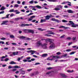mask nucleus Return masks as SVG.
Instances as JSON below:
<instances>
[{
  "label": "nucleus",
  "mask_w": 78,
  "mask_h": 78,
  "mask_svg": "<svg viewBox=\"0 0 78 78\" xmlns=\"http://www.w3.org/2000/svg\"><path fill=\"white\" fill-rule=\"evenodd\" d=\"M45 40V42L47 43L48 42H49L50 44V46L49 48L50 50L51 49H53V48H55V43L53 42V40H50V39H42L41 41H44Z\"/></svg>",
  "instance_id": "1"
},
{
  "label": "nucleus",
  "mask_w": 78,
  "mask_h": 78,
  "mask_svg": "<svg viewBox=\"0 0 78 78\" xmlns=\"http://www.w3.org/2000/svg\"><path fill=\"white\" fill-rule=\"evenodd\" d=\"M69 23H70V24L69 23H67V25H71V27L73 28H76L77 27H78V24H75L73 22L71 21H69Z\"/></svg>",
  "instance_id": "2"
},
{
  "label": "nucleus",
  "mask_w": 78,
  "mask_h": 78,
  "mask_svg": "<svg viewBox=\"0 0 78 78\" xmlns=\"http://www.w3.org/2000/svg\"><path fill=\"white\" fill-rule=\"evenodd\" d=\"M59 58L58 56H53L52 55L48 58L47 60H48V61H52V60L54 59V58Z\"/></svg>",
  "instance_id": "3"
},
{
  "label": "nucleus",
  "mask_w": 78,
  "mask_h": 78,
  "mask_svg": "<svg viewBox=\"0 0 78 78\" xmlns=\"http://www.w3.org/2000/svg\"><path fill=\"white\" fill-rule=\"evenodd\" d=\"M51 17V16H50L49 15L46 16L45 17V18H46V19L44 20L41 19V23H42L43 22H46V20H49V19H50V18Z\"/></svg>",
  "instance_id": "4"
},
{
  "label": "nucleus",
  "mask_w": 78,
  "mask_h": 78,
  "mask_svg": "<svg viewBox=\"0 0 78 78\" xmlns=\"http://www.w3.org/2000/svg\"><path fill=\"white\" fill-rule=\"evenodd\" d=\"M56 7L55 9H53V10L55 11H59L60 10V8L61 9H62V6L61 5H58L56 6Z\"/></svg>",
  "instance_id": "5"
},
{
  "label": "nucleus",
  "mask_w": 78,
  "mask_h": 78,
  "mask_svg": "<svg viewBox=\"0 0 78 78\" xmlns=\"http://www.w3.org/2000/svg\"><path fill=\"white\" fill-rule=\"evenodd\" d=\"M9 12H16V14H20V12H19V10H14V9H12L9 11Z\"/></svg>",
  "instance_id": "6"
},
{
  "label": "nucleus",
  "mask_w": 78,
  "mask_h": 78,
  "mask_svg": "<svg viewBox=\"0 0 78 78\" xmlns=\"http://www.w3.org/2000/svg\"><path fill=\"white\" fill-rule=\"evenodd\" d=\"M47 44L46 43H44L43 44H42L41 46V47L43 49H44V50H45L46 49H47Z\"/></svg>",
  "instance_id": "7"
},
{
  "label": "nucleus",
  "mask_w": 78,
  "mask_h": 78,
  "mask_svg": "<svg viewBox=\"0 0 78 78\" xmlns=\"http://www.w3.org/2000/svg\"><path fill=\"white\" fill-rule=\"evenodd\" d=\"M42 44L41 43V41H38L35 43V45H36V46L37 47H39L40 46H41Z\"/></svg>",
  "instance_id": "8"
},
{
  "label": "nucleus",
  "mask_w": 78,
  "mask_h": 78,
  "mask_svg": "<svg viewBox=\"0 0 78 78\" xmlns=\"http://www.w3.org/2000/svg\"><path fill=\"white\" fill-rule=\"evenodd\" d=\"M27 52H28V53H29V52H30L31 53L30 55H34V53H36V51L33 50L27 51Z\"/></svg>",
  "instance_id": "9"
},
{
  "label": "nucleus",
  "mask_w": 78,
  "mask_h": 78,
  "mask_svg": "<svg viewBox=\"0 0 78 78\" xmlns=\"http://www.w3.org/2000/svg\"><path fill=\"white\" fill-rule=\"evenodd\" d=\"M51 20H52V21H55L56 22H57V23H59L60 22H61V21L59 20H56L55 19L52 18L51 19Z\"/></svg>",
  "instance_id": "10"
},
{
  "label": "nucleus",
  "mask_w": 78,
  "mask_h": 78,
  "mask_svg": "<svg viewBox=\"0 0 78 78\" xmlns=\"http://www.w3.org/2000/svg\"><path fill=\"white\" fill-rule=\"evenodd\" d=\"M8 22V20L3 21L2 23L1 24V25H7V23Z\"/></svg>",
  "instance_id": "11"
},
{
  "label": "nucleus",
  "mask_w": 78,
  "mask_h": 78,
  "mask_svg": "<svg viewBox=\"0 0 78 78\" xmlns=\"http://www.w3.org/2000/svg\"><path fill=\"white\" fill-rule=\"evenodd\" d=\"M36 17L35 16H33L30 17V18H29L28 21H31L33 18H34Z\"/></svg>",
  "instance_id": "12"
},
{
  "label": "nucleus",
  "mask_w": 78,
  "mask_h": 78,
  "mask_svg": "<svg viewBox=\"0 0 78 78\" xmlns=\"http://www.w3.org/2000/svg\"><path fill=\"white\" fill-rule=\"evenodd\" d=\"M18 37L19 38V39H25V38H26V37L23 36Z\"/></svg>",
  "instance_id": "13"
},
{
  "label": "nucleus",
  "mask_w": 78,
  "mask_h": 78,
  "mask_svg": "<svg viewBox=\"0 0 78 78\" xmlns=\"http://www.w3.org/2000/svg\"><path fill=\"white\" fill-rule=\"evenodd\" d=\"M48 56V54H44L42 55H41V56L43 58H45V57H47Z\"/></svg>",
  "instance_id": "14"
},
{
  "label": "nucleus",
  "mask_w": 78,
  "mask_h": 78,
  "mask_svg": "<svg viewBox=\"0 0 78 78\" xmlns=\"http://www.w3.org/2000/svg\"><path fill=\"white\" fill-rule=\"evenodd\" d=\"M67 11L68 12V13H74V12H75L72 10H67Z\"/></svg>",
  "instance_id": "15"
},
{
  "label": "nucleus",
  "mask_w": 78,
  "mask_h": 78,
  "mask_svg": "<svg viewBox=\"0 0 78 78\" xmlns=\"http://www.w3.org/2000/svg\"><path fill=\"white\" fill-rule=\"evenodd\" d=\"M23 32L25 33H29V30L24 29L23 30Z\"/></svg>",
  "instance_id": "16"
},
{
  "label": "nucleus",
  "mask_w": 78,
  "mask_h": 78,
  "mask_svg": "<svg viewBox=\"0 0 78 78\" xmlns=\"http://www.w3.org/2000/svg\"><path fill=\"white\" fill-rule=\"evenodd\" d=\"M60 75L63 78H67V76L66 75L64 74L61 73Z\"/></svg>",
  "instance_id": "17"
},
{
  "label": "nucleus",
  "mask_w": 78,
  "mask_h": 78,
  "mask_svg": "<svg viewBox=\"0 0 78 78\" xmlns=\"http://www.w3.org/2000/svg\"><path fill=\"white\" fill-rule=\"evenodd\" d=\"M48 1L50 2H57L56 0H48Z\"/></svg>",
  "instance_id": "18"
},
{
  "label": "nucleus",
  "mask_w": 78,
  "mask_h": 78,
  "mask_svg": "<svg viewBox=\"0 0 78 78\" xmlns=\"http://www.w3.org/2000/svg\"><path fill=\"white\" fill-rule=\"evenodd\" d=\"M20 19H23V18L21 17H18L17 18H16L15 19V20H20Z\"/></svg>",
  "instance_id": "19"
},
{
  "label": "nucleus",
  "mask_w": 78,
  "mask_h": 78,
  "mask_svg": "<svg viewBox=\"0 0 78 78\" xmlns=\"http://www.w3.org/2000/svg\"><path fill=\"white\" fill-rule=\"evenodd\" d=\"M20 72H21L20 74H22V75H24L25 73V71H23L22 70H20Z\"/></svg>",
  "instance_id": "20"
},
{
  "label": "nucleus",
  "mask_w": 78,
  "mask_h": 78,
  "mask_svg": "<svg viewBox=\"0 0 78 78\" xmlns=\"http://www.w3.org/2000/svg\"><path fill=\"white\" fill-rule=\"evenodd\" d=\"M25 26H27V24H22L21 25L20 27H25Z\"/></svg>",
  "instance_id": "21"
},
{
  "label": "nucleus",
  "mask_w": 78,
  "mask_h": 78,
  "mask_svg": "<svg viewBox=\"0 0 78 78\" xmlns=\"http://www.w3.org/2000/svg\"><path fill=\"white\" fill-rule=\"evenodd\" d=\"M18 53L19 52H12V55H14V56H15V55H17Z\"/></svg>",
  "instance_id": "22"
},
{
  "label": "nucleus",
  "mask_w": 78,
  "mask_h": 78,
  "mask_svg": "<svg viewBox=\"0 0 78 78\" xmlns=\"http://www.w3.org/2000/svg\"><path fill=\"white\" fill-rule=\"evenodd\" d=\"M59 28H65V29H67V28L68 29H70V27H65L64 26H60L59 27Z\"/></svg>",
  "instance_id": "23"
},
{
  "label": "nucleus",
  "mask_w": 78,
  "mask_h": 78,
  "mask_svg": "<svg viewBox=\"0 0 78 78\" xmlns=\"http://www.w3.org/2000/svg\"><path fill=\"white\" fill-rule=\"evenodd\" d=\"M29 33H31L32 34H34V32L33 30H29Z\"/></svg>",
  "instance_id": "24"
},
{
  "label": "nucleus",
  "mask_w": 78,
  "mask_h": 78,
  "mask_svg": "<svg viewBox=\"0 0 78 78\" xmlns=\"http://www.w3.org/2000/svg\"><path fill=\"white\" fill-rule=\"evenodd\" d=\"M18 50H20V51H23V50H25V48H18Z\"/></svg>",
  "instance_id": "25"
},
{
  "label": "nucleus",
  "mask_w": 78,
  "mask_h": 78,
  "mask_svg": "<svg viewBox=\"0 0 78 78\" xmlns=\"http://www.w3.org/2000/svg\"><path fill=\"white\" fill-rule=\"evenodd\" d=\"M5 9H6V8H5L4 6L2 7L0 10L1 11H3V10H5Z\"/></svg>",
  "instance_id": "26"
},
{
  "label": "nucleus",
  "mask_w": 78,
  "mask_h": 78,
  "mask_svg": "<svg viewBox=\"0 0 78 78\" xmlns=\"http://www.w3.org/2000/svg\"><path fill=\"white\" fill-rule=\"evenodd\" d=\"M16 64V63L14 61L11 62L10 63V64Z\"/></svg>",
  "instance_id": "27"
},
{
  "label": "nucleus",
  "mask_w": 78,
  "mask_h": 78,
  "mask_svg": "<svg viewBox=\"0 0 78 78\" xmlns=\"http://www.w3.org/2000/svg\"><path fill=\"white\" fill-rule=\"evenodd\" d=\"M66 3H70V4H71V2H69V1H68V2H63V3H61V4H62V5H63L64 4H66Z\"/></svg>",
  "instance_id": "28"
},
{
  "label": "nucleus",
  "mask_w": 78,
  "mask_h": 78,
  "mask_svg": "<svg viewBox=\"0 0 78 78\" xmlns=\"http://www.w3.org/2000/svg\"><path fill=\"white\" fill-rule=\"evenodd\" d=\"M35 7H36V8H38V9H41V8H42L41 6L38 5L36 6Z\"/></svg>",
  "instance_id": "29"
},
{
  "label": "nucleus",
  "mask_w": 78,
  "mask_h": 78,
  "mask_svg": "<svg viewBox=\"0 0 78 78\" xmlns=\"http://www.w3.org/2000/svg\"><path fill=\"white\" fill-rule=\"evenodd\" d=\"M21 67L20 66H14V68L15 69H19Z\"/></svg>",
  "instance_id": "30"
},
{
  "label": "nucleus",
  "mask_w": 78,
  "mask_h": 78,
  "mask_svg": "<svg viewBox=\"0 0 78 78\" xmlns=\"http://www.w3.org/2000/svg\"><path fill=\"white\" fill-rule=\"evenodd\" d=\"M62 22H64V23H67V22H68L67 21L64 20H62Z\"/></svg>",
  "instance_id": "31"
},
{
  "label": "nucleus",
  "mask_w": 78,
  "mask_h": 78,
  "mask_svg": "<svg viewBox=\"0 0 78 78\" xmlns=\"http://www.w3.org/2000/svg\"><path fill=\"white\" fill-rule=\"evenodd\" d=\"M63 17H66V18H69V16L67 15H63Z\"/></svg>",
  "instance_id": "32"
},
{
  "label": "nucleus",
  "mask_w": 78,
  "mask_h": 78,
  "mask_svg": "<svg viewBox=\"0 0 78 78\" xmlns=\"http://www.w3.org/2000/svg\"><path fill=\"white\" fill-rule=\"evenodd\" d=\"M48 34H53V35H55V34L54 32H53L48 33Z\"/></svg>",
  "instance_id": "33"
},
{
  "label": "nucleus",
  "mask_w": 78,
  "mask_h": 78,
  "mask_svg": "<svg viewBox=\"0 0 78 78\" xmlns=\"http://www.w3.org/2000/svg\"><path fill=\"white\" fill-rule=\"evenodd\" d=\"M19 5L18 4H15L14 7H16V8H18Z\"/></svg>",
  "instance_id": "34"
},
{
  "label": "nucleus",
  "mask_w": 78,
  "mask_h": 78,
  "mask_svg": "<svg viewBox=\"0 0 78 78\" xmlns=\"http://www.w3.org/2000/svg\"><path fill=\"white\" fill-rule=\"evenodd\" d=\"M34 73L35 74V75H37V74H39V72L38 71L34 72Z\"/></svg>",
  "instance_id": "35"
},
{
  "label": "nucleus",
  "mask_w": 78,
  "mask_h": 78,
  "mask_svg": "<svg viewBox=\"0 0 78 78\" xmlns=\"http://www.w3.org/2000/svg\"><path fill=\"white\" fill-rule=\"evenodd\" d=\"M72 50L70 49H67L66 50V51H67V52H69V51H71Z\"/></svg>",
  "instance_id": "36"
},
{
  "label": "nucleus",
  "mask_w": 78,
  "mask_h": 78,
  "mask_svg": "<svg viewBox=\"0 0 78 78\" xmlns=\"http://www.w3.org/2000/svg\"><path fill=\"white\" fill-rule=\"evenodd\" d=\"M73 71V70H72V71H70L69 70H67V72H68V73H71V72H72Z\"/></svg>",
  "instance_id": "37"
},
{
  "label": "nucleus",
  "mask_w": 78,
  "mask_h": 78,
  "mask_svg": "<svg viewBox=\"0 0 78 78\" xmlns=\"http://www.w3.org/2000/svg\"><path fill=\"white\" fill-rule=\"evenodd\" d=\"M10 38H14V36L13 35H10Z\"/></svg>",
  "instance_id": "38"
},
{
  "label": "nucleus",
  "mask_w": 78,
  "mask_h": 78,
  "mask_svg": "<svg viewBox=\"0 0 78 78\" xmlns=\"http://www.w3.org/2000/svg\"><path fill=\"white\" fill-rule=\"evenodd\" d=\"M75 51L72 52H71L70 53V55H73V54H75Z\"/></svg>",
  "instance_id": "39"
},
{
  "label": "nucleus",
  "mask_w": 78,
  "mask_h": 78,
  "mask_svg": "<svg viewBox=\"0 0 78 78\" xmlns=\"http://www.w3.org/2000/svg\"><path fill=\"white\" fill-rule=\"evenodd\" d=\"M34 2V0H32L31 1L29 2V3H30V4H32Z\"/></svg>",
  "instance_id": "40"
},
{
  "label": "nucleus",
  "mask_w": 78,
  "mask_h": 78,
  "mask_svg": "<svg viewBox=\"0 0 78 78\" xmlns=\"http://www.w3.org/2000/svg\"><path fill=\"white\" fill-rule=\"evenodd\" d=\"M53 69V68L49 67L47 68V69L48 70H50L51 69Z\"/></svg>",
  "instance_id": "41"
},
{
  "label": "nucleus",
  "mask_w": 78,
  "mask_h": 78,
  "mask_svg": "<svg viewBox=\"0 0 78 78\" xmlns=\"http://www.w3.org/2000/svg\"><path fill=\"white\" fill-rule=\"evenodd\" d=\"M34 75H35V74H34V72L31 74L30 76H34Z\"/></svg>",
  "instance_id": "42"
},
{
  "label": "nucleus",
  "mask_w": 78,
  "mask_h": 78,
  "mask_svg": "<svg viewBox=\"0 0 78 78\" xmlns=\"http://www.w3.org/2000/svg\"><path fill=\"white\" fill-rule=\"evenodd\" d=\"M1 40H3V41H5L6 40V38L5 37H3L1 38Z\"/></svg>",
  "instance_id": "43"
},
{
  "label": "nucleus",
  "mask_w": 78,
  "mask_h": 78,
  "mask_svg": "<svg viewBox=\"0 0 78 78\" xmlns=\"http://www.w3.org/2000/svg\"><path fill=\"white\" fill-rule=\"evenodd\" d=\"M65 36V35H63L60 37V38H61V39H62V38H64Z\"/></svg>",
  "instance_id": "44"
},
{
  "label": "nucleus",
  "mask_w": 78,
  "mask_h": 78,
  "mask_svg": "<svg viewBox=\"0 0 78 78\" xmlns=\"http://www.w3.org/2000/svg\"><path fill=\"white\" fill-rule=\"evenodd\" d=\"M21 59V58H18V59H16V61H20Z\"/></svg>",
  "instance_id": "45"
},
{
  "label": "nucleus",
  "mask_w": 78,
  "mask_h": 78,
  "mask_svg": "<svg viewBox=\"0 0 78 78\" xmlns=\"http://www.w3.org/2000/svg\"><path fill=\"white\" fill-rule=\"evenodd\" d=\"M9 15H10V14H7L6 16V17H5V18H9Z\"/></svg>",
  "instance_id": "46"
},
{
  "label": "nucleus",
  "mask_w": 78,
  "mask_h": 78,
  "mask_svg": "<svg viewBox=\"0 0 78 78\" xmlns=\"http://www.w3.org/2000/svg\"><path fill=\"white\" fill-rule=\"evenodd\" d=\"M76 37H73V41H75V40H76Z\"/></svg>",
  "instance_id": "47"
},
{
  "label": "nucleus",
  "mask_w": 78,
  "mask_h": 78,
  "mask_svg": "<svg viewBox=\"0 0 78 78\" xmlns=\"http://www.w3.org/2000/svg\"><path fill=\"white\" fill-rule=\"evenodd\" d=\"M9 60V58H7L5 59L4 61L6 62V61H8Z\"/></svg>",
  "instance_id": "48"
},
{
  "label": "nucleus",
  "mask_w": 78,
  "mask_h": 78,
  "mask_svg": "<svg viewBox=\"0 0 78 78\" xmlns=\"http://www.w3.org/2000/svg\"><path fill=\"white\" fill-rule=\"evenodd\" d=\"M67 39V40H70V39H72V38L71 37H68L66 38Z\"/></svg>",
  "instance_id": "49"
},
{
  "label": "nucleus",
  "mask_w": 78,
  "mask_h": 78,
  "mask_svg": "<svg viewBox=\"0 0 78 78\" xmlns=\"http://www.w3.org/2000/svg\"><path fill=\"white\" fill-rule=\"evenodd\" d=\"M26 59L27 60H30V59H31V57H27V58Z\"/></svg>",
  "instance_id": "50"
},
{
  "label": "nucleus",
  "mask_w": 78,
  "mask_h": 78,
  "mask_svg": "<svg viewBox=\"0 0 78 78\" xmlns=\"http://www.w3.org/2000/svg\"><path fill=\"white\" fill-rule=\"evenodd\" d=\"M33 13L31 12L30 14H29L27 15L28 16H31V15H33Z\"/></svg>",
  "instance_id": "51"
},
{
  "label": "nucleus",
  "mask_w": 78,
  "mask_h": 78,
  "mask_svg": "<svg viewBox=\"0 0 78 78\" xmlns=\"http://www.w3.org/2000/svg\"><path fill=\"white\" fill-rule=\"evenodd\" d=\"M39 64H40V63H36L34 64V66H37V65H39Z\"/></svg>",
  "instance_id": "52"
},
{
  "label": "nucleus",
  "mask_w": 78,
  "mask_h": 78,
  "mask_svg": "<svg viewBox=\"0 0 78 78\" xmlns=\"http://www.w3.org/2000/svg\"><path fill=\"white\" fill-rule=\"evenodd\" d=\"M23 61L24 62H27V59H24L23 60Z\"/></svg>",
  "instance_id": "53"
},
{
  "label": "nucleus",
  "mask_w": 78,
  "mask_h": 78,
  "mask_svg": "<svg viewBox=\"0 0 78 78\" xmlns=\"http://www.w3.org/2000/svg\"><path fill=\"white\" fill-rule=\"evenodd\" d=\"M0 44H5V42L3 41H0Z\"/></svg>",
  "instance_id": "54"
},
{
  "label": "nucleus",
  "mask_w": 78,
  "mask_h": 78,
  "mask_svg": "<svg viewBox=\"0 0 78 78\" xmlns=\"http://www.w3.org/2000/svg\"><path fill=\"white\" fill-rule=\"evenodd\" d=\"M33 24H27V26H31V25H32Z\"/></svg>",
  "instance_id": "55"
},
{
  "label": "nucleus",
  "mask_w": 78,
  "mask_h": 78,
  "mask_svg": "<svg viewBox=\"0 0 78 78\" xmlns=\"http://www.w3.org/2000/svg\"><path fill=\"white\" fill-rule=\"evenodd\" d=\"M36 20H32L31 22H32L34 23V22H36Z\"/></svg>",
  "instance_id": "56"
},
{
  "label": "nucleus",
  "mask_w": 78,
  "mask_h": 78,
  "mask_svg": "<svg viewBox=\"0 0 78 78\" xmlns=\"http://www.w3.org/2000/svg\"><path fill=\"white\" fill-rule=\"evenodd\" d=\"M5 12V11H2V12H0V14H3Z\"/></svg>",
  "instance_id": "57"
},
{
  "label": "nucleus",
  "mask_w": 78,
  "mask_h": 78,
  "mask_svg": "<svg viewBox=\"0 0 78 78\" xmlns=\"http://www.w3.org/2000/svg\"><path fill=\"white\" fill-rule=\"evenodd\" d=\"M72 44V43L69 42V43H68V45L69 46H70V45H71V44Z\"/></svg>",
  "instance_id": "58"
},
{
  "label": "nucleus",
  "mask_w": 78,
  "mask_h": 78,
  "mask_svg": "<svg viewBox=\"0 0 78 78\" xmlns=\"http://www.w3.org/2000/svg\"><path fill=\"white\" fill-rule=\"evenodd\" d=\"M32 70V69H28L27 70V71L28 72H30V71H31Z\"/></svg>",
  "instance_id": "59"
},
{
  "label": "nucleus",
  "mask_w": 78,
  "mask_h": 78,
  "mask_svg": "<svg viewBox=\"0 0 78 78\" xmlns=\"http://www.w3.org/2000/svg\"><path fill=\"white\" fill-rule=\"evenodd\" d=\"M25 1H23L22 2V5H25Z\"/></svg>",
  "instance_id": "60"
},
{
  "label": "nucleus",
  "mask_w": 78,
  "mask_h": 78,
  "mask_svg": "<svg viewBox=\"0 0 78 78\" xmlns=\"http://www.w3.org/2000/svg\"><path fill=\"white\" fill-rule=\"evenodd\" d=\"M57 54L58 55H61V52H58L57 53Z\"/></svg>",
  "instance_id": "61"
},
{
  "label": "nucleus",
  "mask_w": 78,
  "mask_h": 78,
  "mask_svg": "<svg viewBox=\"0 0 78 78\" xmlns=\"http://www.w3.org/2000/svg\"><path fill=\"white\" fill-rule=\"evenodd\" d=\"M67 54H66L64 55H63V57L64 58H66V56H67Z\"/></svg>",
  "instance_id": "62"
},
{
  "label": "nucleus",
  "mask_w": 78,
  "mask_h": 78,
  "mask_svg": "<svg viewBox=\"0 0 78 78\" xmlns=\"http://www.w3.org/2000/svg\"><path fill=\"white\" fill-rule=\"evenodd\" d=\"M17 3H18V4H20V2L19 1H17Z\"/></svg>",
  "instance_id": "63"
},
{
  "label": "nucleus",
  "mask_w": 78,
  "mask_h": 78,
  "mask_svg": "<svg viewBox=\"0 0 78 78\" xmlns=\"http://www.w3.org/2000/svg\"><path fill=\"white\" fill-rule=\"evenodd\" d=\"M13 16H14V14L12 13L10 15V17H12Z\"/></svg>",
  "instance_id": "64"
}]
</instances>
